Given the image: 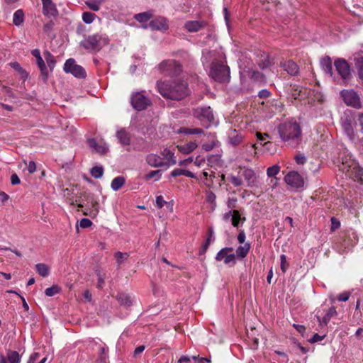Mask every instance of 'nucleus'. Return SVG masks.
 <instances>
[{"instance_id":"nucleus-23","label":"nucleus","mask_w":363,"mask_h":363,"mask_svg":"<svg viewBox=\"0 0 363 363\" xmlns=\"http://www.w3.org/2000/svg\"><path fill=\"white\" fill-rule=\"evenodd\" d=\"M336 315L337 311L335 307H330L325 313V315L322 318H320L319 316L317 317L318 320L319 322V325L320 326L327 325L329 321L330 320L331 318Z\"/></svg>"},{"instance_id":"nucleus-48","label":"nucleus","mask_w":363,"mask_h":363,"mask_svg":"<svg viewBox=\"0 0 363 363\" xmlns=\"http://www.w3.org/2000/svg\"><path fill=\"white\" fill-rule=\"evenodd\" d=\"M129 255L126 252H117L115 253V258L118 264H121L124 260L127 259Z\"/></svg>"},{"instance_id":"nucleus-20","label":"nucleus","mask_w":363,"mask_h":363,"mask_svg":"<svg viewBox=\"0 0 363 363\" xmlns=\"http://www.w3.org/2000/svg\"><path fill=\"white\" fill-rule=\"evenodd\" d=\"M6 359L9 363H21V357L16 351L9 350L6 354V357L1 354L0 363H7Z\"/></svg>"},{"instance_id":"nucleus-39","label":"nucleus","mask_w":363,"mask_h":363,"mask_svg":"<svg viewBox=\"0 0 363 363\" xmlns=\"http://www.w3.org/2000/svg\"><path fill=\"white\" fill-rule=\"evenodd\" d=\"M152 17L150 11L139 13L135 15V19L140 23H145Z\"/></svg>"},{"instance_id":"nucleus-54","label":"nucleus","mask_w":363,"mask_h":363,"mask_svg":"<svg viewBox=\"0 0 363 363\" xmlns=\"http://www.w3.org/2000/svg\"><path fill=\"white\" fill-rule=\"evenodd\" d=\"M331 221V228L330 230L332 232H334L337 229H338L340 227V222L338 219H337L335 217H332L330 219Z\"/></svg>"},{"instance_id":"nucleus-31","label":"nucleus","mask_w":363,"mask_h":363,"mask_svg":"<svg viewBox=\"0 0 363 363\" xmlns=\"http://www.w3.org/2000/svg\"><path fill=\"white\" fill-rule=\"evenodd\" d=\"M25 19V14L22 9L16 10L13 16V23L16 26H20L23 24Z\"/></svg>"},{"instance_id":"nucleus-52","label":"nucleus","mask_w":363,"mask_h":363,"mask_svg":"<svg viewBox=\"0 0 363 363\" xmlns=\"http://www.w3.org/2000/svg\"><path fill=\"white\" fill-rule=\"evenodd\" d=\"M281 259V271L285 273L288 269L289 264L286 261V257L285 255H281L280 256Z\"/></svg>"},{"instance_id":"nucleus-27","label":"nucleus","mask_w":363,"mask_h":363,"mask_svg":"<svg viewBox=\"0 0 363 363\" xmlns=\"http://www.w3.org/2000/svg\"><path fill=\"white\" fill-rule=\"evenodd\" d=\"M246 220L245 217H242L239 211L234 210V214L231 220L232 225L236 228H239L240 225Z\"/></svg>"},{"instance_id":"nucleus-61","label":"nucleus","mask_w":363,"mask_h":363,"mask_svg":"<svg viewBox=\"0 0 363 363\" xmlns=\"http://www.w3.org/2000/svg\"><path fill=\"white\" fill-rule=\"evenodd\" d=\"M357 121L359 125V131L363 134V112H359L357 114Z\"/></svg>"},{"instance_id":"nucleus-45","label":"nucleus","mask_w":363,"mask_h":363,"mask_svg":"<svg viewBox=\"0 0 363 363\" xmlns=\"http://www.w3.org/2000/svg\"><path fill=\"white\" fill-rule=\"evenodd\" d=\"M61 291V288L58 285H52L45 290V294L47 296H53Z\"/></svg>"},{"instance_id":"nucleus-19","label":"nucleus","mask_w":363,"mask_h":363,"mask_svg":"<svg viewBox=\"0 0 363 363\" xmlns=\"http://www.w3.org/2000/svg\"><path fill=\"white\" fill-rule=\"evenodd\" d=\"M280 66L291 76H296L299 73L298 66L292 60L281 62Z\"/></svg>"},{"instance_id":"nucleus-51","label":"nucleus","mask_w":363,"mask_h":363,"mask_svg":"<svg viewBox=\"0 0 363 363\" xmlns=\"http://www.w3.org/2000/svg\"><path fill=\"white\" fill-rule=\"evenodd\" d=\"M237 201L238 199L236 197H230L228 199L226 205L229 209L235 210Z\"/></svg>"},{"instance_id":"nucleus-42","label":"nucleus","mask_w":363,"mask_h":363,"mask_svg":"<svg viewBox=\"0 0 363 363\" xmlns=\"http://www.w3.org/2000/svg\"><path fill=\"white\" fill-rule=\"evenodd\" d=\"M108 359V348L101 347L99 350V358L97 363H106Z\"/></svg>"},{"instance_id":"nucleus-5","label":"nucleus","mask_w":363,"mask_h":363,"mask_svg":"<svg viewBox=\"0 0 363 363\" xmlns=\"http://www.w3.org/2000/svg\"><path fill=\"white\" fill-rule=\"evenodd\" d=\"M108 43V38L106 35L96 33L85 38L81 41L80 45L84 49L92 51L100 50L104 45Z\"/></svg>"},{"instance_id":"nucleus-18","label":"nucleus","mask_w":363,"mask_h":363,"mask_svg":"<svg viewBox=\"0 0 363 363\" xmlns=\"http://www.w3.org/2000/svg\"><path fill=\"white\" fill-rule=\"evenodd\" d=\"M146 162L152 167H164V160H162L161 156L156 154H148L145 157Z\"/></svg>"},{"instance_id":"nucleus-37","label":"nucleus","mask_w":363,"mask_h":363,"mask_svg":"<svg viewBox=\"0 0 363 363\" xmlns=\"http://www.w3.org/2000/svg\"><path fill=\"white\" fill-rule=\"evenodd\" d=\"M125 179L123 177H117L114 178L111 184L113 190L118 191L125 184Z\"/></svg>"},{"instance_id":"nucleus-46","label":"nucleus","mask_w":363,"mask_h":363,"mask_svg":"<svg viewBox=\"0 0 363 363\" xmlns=\"http://www.w3.org/2000/svg\"><path fill=\"white\" fill-rule=\"evenodd\" d=\"M95 17L96 15L91 12L85 11L82 13V20L86 24L91 23Z\"/></svg>"},{"instance_id":"nucleus-32","label":"nucleus","mask_w":363,"mask_h":363,"mask_svg":"<svg viewBox=\"0 0 363 363\" xmlns=\"http://www.w3.org/2000/svg\"><path fill=\"white\" fill-rule=\"evenodd\" d=\"M250 249V244L249 242L245 243L244 245H240L238 247L236 250L235 257L238 258H244L245 257Z\"/></svg>"},{"instance_id":"nucleus-25","label":"nucleus","mask_w":363,"mask_h":363,"mask_svg":"<svg viewBox=\"0 0 363 363\" xmlns=\"http://www.w3.org/2000/svg\"><path fill=\"white\" fill-rule=\"evenodd\" d=\"M36 63H37V65H38L39 69L40 70L43 81L44 82H46L48 79V72L47 66H46L43 57H38L36 60Z\"/></svg>"},{"instance_id":"nucleus-13","label":"nucleus","mask_w":363,"mask_h":363,"mask_svg":"<svg viewBox=\"0 0 363 363\" xmlns=\"http://www.w3.org/2000/svg\"><path fill=\"white\" fill-rule=\"evenodd\" d=\"M285 182L294 187L301 188L303 186L304 182L302 177L296 172H290L284 177Z\"/></svg>"},{"instance_id":"nucleus-57","label":"nucleus","mask_w":363,"mask_h":363,"mask_svg":"<svg viewBox=\"0 0 363 363\" xmlns=\"http://www.w3.org/2000/svg\"><path fill=\"white\" fill-rule=\"evenodd\" d=\"M91 225H92L91 220H89V218H82L79 222V225L82 228H89V227L91 226Z\"/></svg>"},{"instance_id":"nucleus-16","label":"nucleus","mask_w":363,"mask_h":363,"mask_svg":"<svg viewBox=\"0 0 363 363\" xmlns=\"http://www.w3.org/2000/svg\"><path fill=\"white\" fill-rule=\"evenodd\" d=\"M43 13L48 17L56 16L58 14L55 4L52 0H41Z\"/></svg>"},{"instance_id":"nucleus-1","label":"nucleus","mask_w":363,"mask_h":363,"mask_svg":"<svg viewBox=\"0 0 363 363\" xmlns=\"http://www.w3.org/2000/svg\"><path fill=\"white\" fill-rule=\"evenodd\" d=\"M277 131L281 141L290 147H296L301 142L302 129L294 118L280 123L277 127Z\"/></svg>"},{"instance_id":"nucleus-40","label":"nucleus","mask_w":363,"mask_h":363,"mask_svg":"<svg viewBox=\"0 0 363 363\" xmlns=\"http://www.w3.org/2000/svg\"><path fill=\"white\" fill-rule=\"evenodd\" d=\"M35 269L37 272L43 277H46L49 275V267L45 264H37Z\"/></svg>"},{"instance_id":"nucleus-30","label":"nucleus","mask_w":363,"mask_h":363,"mask_svg":"<svg viewBox=\"0 0 363 363\" xmlns=\"http://www.w3.org/2000/svg\"><path fill=\"white\" fill-rule=\"evenodd\" d=\"M208 236L206 238L205 242L203 244L201 248L199 250V255L205 254L207 251L211 242L214 240L213 238V228H210L208 230Z\"/></svg>"},{"instance_id":"nucleus-12","label":"nucleus","mask_w":363,"mask_h":363,"mask_svg":"<svg viewBox=\"0 0 363 363\" xmlns=\"http://www.w3.org/2000/svg\"><path fill=\"white\" fill-rule=\"evenodd\" d=\"M233 247H223L218 251L215 258L217 261L223 260L225 264L234 266L236 263L235 255L233 253H230L233 252Z\"/></svg>"},{"instance_id":"nucleus-29","label":"nucleus","mask_w":363,"mask_h":363,"mask_svg":"<svg viewBox=\"0 0 363 363\" xmlns=\"http://www.w3.org/2000/svg\"><path fill=\"white\" fill-rule=\"evenodd\" d=\"M116 137L118 139L120 143L123 145H128L130 144V138L129 134L125 131V129H121L117 131Z\"/></svg>"},{"instance_id":"nucleus-14","label":"nucleus","mask_w":363,"mask_h":363,"mask_svg":"<svg viewBox=\"0 0 363 363\" xmlns=\"http://www.w3.org/2000/svg\"><path fill=\"white\" fill-rule=\"evenodd\" d=\"M350 60L353 62L354 67L357 70L358 77L363 83V50L354 52Z\"/></svg>"},{"instance_id":"nucleus-11","label":"nucleus","mask_w":363,"mask_h":363,"mask_svg":"<svg viewBox=\"0 0 363 363\" xmlns=\"http://www.w3.org/2000/svg\"><path fill=\"white\" fill-rule=\"evenodd\" d=\"M334 65L342 80L347 82L351 77V69L347 60L343 58H337L335 60Z\"/></svg>"},{"instance_id":"nucleus-55","label":"nucleus","mask_w":363,"mask_h":363,"mask_svg":"<svg viewBox=\"0 0 363 363\" xmlns=\"http://www.w3.org/2000/svg\"><path fill=\"white\" fill-rule=\"evenodd\" d=\"M10 65L12 68L17 70L21 74L27 75L26 72L21 67V66L20 65V64L18 62H11Z\"/></svg>"},{"instance_id":"nucleus-41","label":"nucleus","mask_w":363,"mask_h":363,"mask_svg":"<svg viewBox=\"0 0 363 363\" xmlns=\"http://www.w3.org/2000/svg\"><path fill=\"white\" fill-rule=\"evenodd\" d=\"M179 133H184L185 135H199L203 134V130L201 128H182L179 130Z\"/></svg>"},{"instance_id":"nucleus-17","label":"nucleus","mask_w":363,"mask_h":363,"mask_svg":"<svg viewBox=\"0 0 363 363\" xmlns=\"http://www.w3.org/2000/svg\"><path fill=\"white\" fill-rule=\"evenodd\" d=\"M160 156H161L162 160H164L163 162L165 164V169H167L177 163L174 152H172L169 148H164L161 151Z\"/></svg>"},{"instance_id":"nucleus-6","label":"nucleus","mask_w":363,"mask_h":363,"mask_svg":"<svg viewBox=\"0 0 363 363\" xmlns=\"http://www.w3.org/2000/svg\"><path fill=\"white\" fill-rule=\"evenodd\" d=\"M340 95L343 102L350 107L355 109L363 108V104L359 94L353 89H342L340 92Z\"/></svg>"},{"instance_id":"nucleus-38","label":"nucleus","mask_w":363,"mask_h":363,"mask_svg":"<svg viewBox=\"0 0 363 363\" xmlns=\"http://www.w3.org/2000/svg\"><path fill=\"white\" fill-rule=\"evenodd\" d=\"M104 1L105 0H88L86 1V5L91 11H98Z\"/></svg>"},{"instance_id":"nucleus-59","label":"nucleus","mask_w":363,"mask_h":363,"mask_svg":"<svg viewBox=\"0 0 363 363\" xmlns=\"http://www.w3.org/2000/svg\"><path fill=\"white\" fill-rule=\"evenodd\" d=\"M325 337V335H320L318 333H315L313 335V337L309 340L311 343H315L318 341L323 340Z\"/></svg>"},{"instance_id":"nucleus-3","label":"nucleus","mask_w":363,"mask_h":363,"mask_svg":"<svg viewBox=\"0 0 363 363\" xmlns=\"http://www.w3.org/2000/svg\"><path fill=\"white\" fill-rule=\"evenodd\" d=\"M357 115L352 110H346L343 112L340 119V123L345 135L354 141L357 137L355 130V117Z\"/></svg>"},{"instance_id":"nucleus-56","label":"nucleus","mask_w":363,"mask_h":363,"mask_svg":"<svg viewBox=\"0 0 363 363\" xmlns=\"http://www.w3.org/2000/svg\"><path fill=\"white\" fill-rule=\"evenodd\" d=\"M155 203V206L157 208H162L166 203V201L164 200L163 196L160 195L156 196Z\"/></svg>"},{"instance_id":"nucleus-50","label":"nucleus","mask_w":363,"mask_h":363,"mask_svg":"<svg viewBox=\"0 0 363 363\" xmlns=\"http://www.w3.org/2000/svg\"><path fill=\"white\" fill-rule=\"evenodd\" d=\"M216 199V196L213 191H206V200L208 203L215 205Z\"/></svg>"},{"instance_id":"nucleus-36","label":"nucleus","mask_w":363,"mask_h":363,"mask_svg":"<svg viewBox=\"0 0 363 363\" xmlns=\"http://www.w3.org/2000/svg\"><path fill=\"white\" fill-rule=\"evenodd\" d=\"M162 169L158 170H152L148 172L145 175V179L146 181H149L150 179H154L155 182L159 181L162 177Z\"/></svg>"},{"instance_id":"nucleus-15","label":"nucleus","mask_w":363,"mask_h":363,"mask_svg":"<svg viewBox=\"0 0 363 363\" xmlns=\"http://www.w3.org/2000/svg\"><path fill=\"white\" fill-rule=\"evenodd\" d=\"M149 27L154 30L166 31L169 28L168 20L162 16H158L152 20Z\"/></svg>"},{"instance_id":"nucleus-7","label":"nucleus","mask_w":363,"mask_h":363,"mask_svg":"<svg viewBox=\"0 0 363 363\" xmlns=\"http://www.w3.org/2000/svg\"><path fill=\"white\" fill-rule=\"evenodd\" d=\"M159 69L162 74L167 77H176L182 72V65L173 60L162 61L159 65Z\"/></svg>"},{"instance_id":"nucleus-2","label":"nucleus","mask_w":363,"mask_h":363,"mask_svg":"<svg viewBox=\"0 0 363 363\" xmlns=\"http://www.w3.org/2000/svg\"><path fill=\"white\" fill-rule=\"evenodd\" d=\"M157 87L160 94L166 99L180 101L189 94L188 84L180 81L157 82Z\"/></svg>"},{"instance_id":"nucleus-58","label":"nucleus","mask_w":363,"mask_h":363,"mask_svg":"<svg viewBox=\"0 0 363 363\" xmlns=\"http://www.w3.org/2000/svg\"><path fill=\"white\" fill-rule=\"evenodd\" d=\"M350 294L347 291H345L342 294H340L337 297V299L339 301H343V302H345L347 301L349 298H350Z\"/></svg>"},{"instance_id":"nucleus-22","label":"nucleus","mask_w":363,"mask_h":363,"mask_svg":"<svg viewBox=\"0 0 363 363\" xmlns=\"http://www.w3.org/2000/svg\"><path fill=\"white\" fill-rule=\"evenodd\" d=\"M206 26V21H188L185 23L184 28L191 33L197 32Z\"/></svg>"},{"instance_id":"nucleus-33","label":"nucleus","mask_w":363,"mask_h":363,"mask_svg":"<svg viewBox=\"0 0 363 363\" xmlns=\"http://www.w3.org/2000/svg\"><path fill=\"white\" fill-rule=\"evenodd\" d=\"M43 55L50 72H52L56 65L55 57L48 50L44 51Z\"/></svg>"},{"instance_id":"nucleus-44","label":"nucleus","mask_w":363,"mask_h":363,"mask_svg":"<svg viewBox=\"0 0 363 363\" xmlns=\"http://www.w3.org/2000/svg\"><path fill=\"white\" fill-rule=\"evenodd\" d=\"M90 174L94 178L99 179L104 174V168L102 166H95L91 168Z\"/></svg>"},{"instance_id":"nucleus-26","label":"nucleus","mask_w":363,"mask_h":363,"mask_svg":"<svg viewBox=\"0 0 363 363\" xmlns=\"http://www.w3.org/2000/svg\"><path fill=\"white\" fill-rule=\"evenodd\" d=\"M88 144L89 147L94 149L96 152L101 155H104L108 151V148L106 146L98 144L96 140L94 138L89 139Z\"/></svg>"},{"instance_id":"nucleus-10","label":"nucleus","mask_w":363,"mask_h":363,"mask_svg":"<svg viewBox=\"0 0 363 363\" xmlns=\"http://www.w3.org/2000/svg\"><path fill=\"white\" fill-rule=\"evenodd\" d=\"M63 69L66 73H71L79 79H84L86 76L85 69L81 65L76 64L73 58H69L65 61Z\"/></svg>"},{"instance_id":"nucleus-60","label":"nucleus","mask_w":363,"mask_h":363,"mask_svg":"<svg viewBox=\"0 0 363 363\" xmlns=\"http://www.w3.org/2000/svg\"><path fill=\"white\" fill-rule=\"evenodd\" d=\"M295 160L298 164H303L306 162V157L303 154H299L296 155Z\"/></svg>"},{"instance_id":"nucleus-4","label":"nucleus","mask_w":363,"mask_h":363,"mask_svg":"<svg viewBox=\"0 0 363 363\" xmlns=\"http://www.w3.org/2000/svg\"><path fill=\"white\" fill-rule=\"evenodd\" d=\"M209 76L220 83L228 82L230 80V67L221 61H213L211 63Z\"/></svg>"},{"instance_id":"nucleus-63","label":"nucleus","mask_w":363,"mask_h":363,"mask_svg":"<svg viewBox=\"0 0 363 363\" xmlns=\"http://www.w3.org/2000/svg\"><path fill=\"white\" fill-rule=\"evenodd\" d=\"M234 214V210H229L228 212L225 213L223 215V220L225 221H228L229 220H232V218Z\"/></svg>"},{"instance_id":"nucleus-43","label":"nucleus","mask_w":363,"mask_h":363,"mask_svg":"<svg viewBox=\"0 0 363 363\" xmlns=\"http://www.w3.org/2000/svg\"><path fill=\"white\" fill-rule=\"evenodd\" d=\"M247 72L248 76L256 82H262L264 80V74L258 71L255 70H248L245 71Z\"/></svg>"},{"instance_id":"nucleus-21","label":"nucleus","mask_w":363,"mask_h":363,"mask_svg":"<svg viewBox=\"0 0 363 363\" xmlns=\"http://www.w3.org/2000/svg\"><path fill=\"white\" fill-rule=\"evenodd\" d=\"M320 67L324 73L330 77H333L332 60L329 56H325L320 60Z\"/></svg>"},{"instance_id":"nucleus-53","label":"nucleus","mask_w":363,"mask_h":363,"mask_svg":"<svg viewBox=\"0 0 363 363\" xmlns=\"http://www.w3.org/2000/svg\"><path fill=\"white\" fill-rule=\"evenodd\" d=\"M230 182L235 186H240L242 184V180L241 178L231 175L229 177Z\"/></svg>"},{"instance_id":"nucleus-24","label":"nucleus","mask_w":363,"mask_h":363,"mask_svg":"<svg viewBox=\"0 0 363 363\" xmlns=\"http://www.w3.org/2000/svg\"><path fill=\"white\" fill-rule=\"evenodd\" d=\"M242 176L247 183L248 186H252L256 182V175L252 169H245L242 172Z\"/></svg>"},{"instance_id":"nucleus-28","label":"nucleus","mask_w":363,"mask_h":363,"mask_svg":"<svg viewBox=\"0 0 363 363\" xmlns=\"http://www.w3.org/2000/svg\"><path fill=\"white\" fill-rule=\"evenodd\" d=\"M242 139V135L240 133H237L235 130L231 131L228 135L229 143L234 146L240 144Z\"/></svg>"},{"instance_id":"nucleus-9","label":"nucleus","mask_w":363,"mask_h":363,"mask_svg":"<svg viewBox=\"0 0 363 363\" xmlns=\"http://www.w3.org/2000/svg\"><path fill=\"white\" fill-rule=\"evenodd\" d=\"M194 116L197 118L206 128H208L214 120L211 107H198L194 110Z\"/></svg>"},{"instance_id":"nucleus-62","label":"nucleus","mask_w":363,"mask_h":363,"mask_svg":"<svg viewBox=\"0 0 363 363\" xmlns=\"http://www.w3.org/2000/svg\"><path fill=\"white\" fill-rule=\"evenodd\" d=\"M270 95H271V92L267 89H262L258 93V96L261 99H267Z\"/></svg>"},{"instance_id":"nucleus-8","label":"nucleus","mask_w":363,"mask_h":363,"mask_svg":"<svg viewBox=\"0 0 363 363\" xmlns=\"http://www.w3.org/2000/svg\"><path fill=\"white\" fill-rule=\"evenodd\" d=\"M130 104L134 109L140 111L146 109L151 104V101L142 91L131 94Z\"/></svg>"},{"instance_id":"nucleus-49","label":"nucleus","mask_w":363,"mask_h":363,"mask_svg":"<svg viewBox=\"0 0 363 363\" xmlns=\"http://www.w3.org/2000/svg\"><path fill=\"white\" fill-rule=\"evenodd\" d=\"M354 174L356 179L363 184V168L359 167L354 168Z\"/></svg>"},{"instance_id":"nucleus-34","label":"nucleus","mask_w":363,"mask_h":363,"mask_svg":"<svg viewBox=\"0 0 363 363\" xmlns=\"http://www.w3.org/2000/svg\"><path fill=\"white\" fill-rule=\"evenodd\" d=\"M197 147L196 142H189L182 145L178 146L179 150L184 154H189Z\"/></svg>"},{"instance_id":"nucleus-35","label":"nucleus","mask_w":363,"mask_h":363,"mask_svg":"<svg viewBox=\"0 0 363 363\" xmlns=\"http://www.w3.org/2000/svg\"><path fill=\"white\" fill-rule=\"evenodd\" d=\"M117 300L121 305L130 306L133 303L131 297L125 293H120L117 296Z\"/></svg>"},{"instance_id":"nucleus-64","label":"nucleus","mask_w":363,"mask_h":363,"mask_svg":"<svg viewBox=\"0 0 363 363\" xmlns=\"http://www.w3.org/2000/svg\"><path fill=\"white\" fill-rule=\"evenodd\" d=\"M39 357L40 354L38 352H33L30 355L28 363H35Z\"/></svg>"},{"instance_id":"nucleus-47","label":"nucleus","mask_w":363,"mask_h":363,"mask_svg":"<svg viewBox=\"0 0 363 363\" xmlns=\"http://www.w3.org/2000/svg\"><path fill=\"white\" fill-rule=\"evenodd\" d=\"M280 171V167L278 164H274L269 167L267 169V174L269 177H275Z\"/></svg>"}]
</instances>
